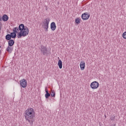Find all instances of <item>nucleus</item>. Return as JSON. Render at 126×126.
<instances>
[{
	"mask_svg": "<svg viewBox=\"0 0 126 126\" xmlns=\"http://www.w3.org/2000/svg\"><path fill=\"white\" fill-rule=\"evenodd\" d=\"M19 31L17 33V37L19 38H21V37H26L28 34H29V29H28V27L25 26L24 24H21L18 28Z\"/></svg>",
	"mask_w": 126,
	"mask_h": 126,
	"instance_id": "obj_1",
	"label": "nucleus"
},
{
	"mask_svg": "<svg viewBox=\"0 0 126 126\" xmlns=\"http://www.w3.org/2000/svg\"><path fill=\"white\" fill-rule=\"evenodd\" d=\"M40 50L41 52V55L45 56V57H50L52 54L51 50L48 49L47 46L41 45Z\"/></svg>",
	"mask_w": 126,
	"mask_h": 126,
	"instance_id": "obj_2",
	"label": "nucleus"
},
{
	"mask_svg": "<svg viewBox=\"0 0 126 126\" xmlns=\"http://www.w3.org/2000/svg\"><path fill=\"white\" fill-rule=\"evenodd\" d=\"M34 112V109L32 108L28 109L25 111V119H33L34 118V115H33V113Z\"/></svg>",
	"mask_w": 126,
	"mask_h": 126,
	"instance_id": "obj_3",
	"label": "nucleus"
},
{
	"mask_svg": "<svg viewBox=\"0 0 126 126\" xmlns=\"http://www.w3.org/2000/svg\"><path fill=\"white\" fill-rule=\"evenodd\" d=\"M44 20L45 21L42 22L43 23V27L45 30V32H48V29H49V23H50V18H47L45 19Z\"/></svg>",
	"mask_w": 126,
	"mask_h": 126,
	"instance_id": "obj_4",
	"label": "nucleus"
},
{
	"mask_svg": "<svg viewBox=\"0 0 126 126\" xmlns=\"http://www.w3.org/2000/svg\"><path fill=\"white\" fill-rule=\"evenodd\" d=\"M18 28L15 27L13 29V32H11L10 35L11 36V38L12 39H15L16 38V33L18 34Z\"/></svg>",
	"mask_w": 126,
	"mask_h": 126,
	"instance_id": "obj_5",
	"label": "nucleus"
},
{
	"mask_svg": "<svg viewBox=\"0 0 126 126\" xmlns=\"http://www.w3.org/2000/svg\"><path fill=\"white\" fill-rule=\"evenodd\" d=\"M90 86L92 89H97L99 87V83L97 81H94L91 83Z\"/></svg>",
	"mask_w": 126,
	"mask_h": 126,
	"instance_id": "obj_6",
	"label": "nucleus"
},
{
	"mask_svg": "<svg viewBox=\"0 0 126 126\" xmlns=\"http://www.w3.org/2000/svg\"><path fill=\"white\" fill-rule=\"evenodd\" d=\"M20 84L21 87L26 88L27 87V81H26V79H23L20 81Z\"/></svg>",
	"mask_w": 126,
	"mask_h": 126,
	"instance_id": "obj_7",
	"label": "nucleus"
},
{
	"mask_svg": "<svg viewBox=\"0 0 126 126\" xmlns=\"http://www.w3.org/2000/svg\"><path fill=\"white\" fill-rule=\"evenodd\" d=\"M81 17L83 20H88L90 17V14L88 12H85L82 14Z\"/></svg>",
	"mask_w": 126,
	"mask_h": 126,
	"instance_id": "obj_8",
	"label": "nucleus"
},
{
	"mask_svg": "<svg viewBox=\"0 0 126 126\" xmlns=\"http://www.w3.org/2000/svg\"><path fill=\"white\" fill-rule=\"evenodd\" d=\"M50 28L52 31H55L57 28V26L56 25V23L53 22L51 23Z\"/></svg>",
	"mask_w": 126,
	"mask_h": 126,
	"instance_id": "obj_9",
	"label": "nucleus"
},
{
	"mask_svg": "<svg viewBox=\"0 0 126 126\" xmlns=\"http://www.w3.org/2000/svg\"><path fill=\"white\" fill-rule=\"evenodd\" d=\"M80 66L81 70H84L85 68V62H81L80 63Z\"/></svg>",
	"mask_w": 126,
	"mask_h": 126,
	"instance_id": "obj_10",
	"label": "nucleus"
},
{
	"mask_svg": "<svg viewBox=\"0 0 126 126\" xmlns=\"http://www.w3.org/2000/svg\"><path fill=\"white\" fill-rule=\"evenodd\" d=\"M9 17L6 14H4L2 16V20L4 22L7 21L8 20Z\"/></svg>",
	"mask_w": 126,
	"mask_h": 126,
	"instance_id": "obj_11",
	"label": "nucleus"
},
{
	"mask_svg": "<svg viewBox=\"0 0 126 126\" xmlns=\"http://www.w3.org/2000/svg\"><path fill=\"white\" fill-rule=\"evenodd\" d=\"M14 40L13 39H10L8 41V45L9 47H12L14 45Z\"/></svg>",
	"mask_w": 126,
	"mask_h": 126,
	"instance_id": "obj_12",
	"label": "nucleus"
},
{
	"mask_svg": "<svg viewBox=\"0 0 126 126\" xmlns=\"http://www.w3.org/2000/svg\"><path fill=\"white\" fill-rule=\"evenodd\" d=\"M6 51L7 52H8V53H11L12 52V51H13V48L8 45V47L6 48Z\"/></svg>",
	"mask_w": 126,
	"mask_h": 126,
	"instance_id": "obj_13",
	"label": "nucleus"
},
{
	"mask_svg": "<svg viewBox=\"0 0 126 126\" xmlns=\"http://www.w3.org/2000/svg\"><path fill=\"white\" fill-rule=\"evenodd\" d=\"M58 65L60 69H62L63 68V62H62L61 60H59Z\"/></svg>",
	"mask_w": 126,
	"mask_h": 126,
	"instance_id": "obj_14",
	"label": "nucleus"
},
{
	"mask_svg": "<svg viewBox=\"0 0 126 126\" xmlns=\"http://www.w3.org/2000/svg\"><path fill=\"white\" fill-rule=\"evenodd\" d=\"M26 121H28L29 123L32 126L33 125V123L34 122V120L32 119L31 120H29V118H25Z\"/></svg>",
	"mask_w": 126,
	"mask_h": 126,
	"instance_id": "obj_15",
	"label": "nucleus"
},
{
	"mask_svg": "<svg viewBox=\"0 0 126 126\" xmlns=\"http://www.w3.org/2000/svg\"><path fill=\"white\" fill-rule=\"evenodd\" d=\"M50 96H51V97L53 98H55V97H56V92H55L54 90H52L51 91Z\"/></svg>",
	"mask_w": 126,
	"mask_h": 126,
	"instance_id": "obj_16",
	"label": "nucleus"
},
{
	"mask_svg": "<svg viewBox=\"0 0 126 126\" xmlns=\"http://www.w3.org/2000/svg\"><path fill=\"white\" fill-rule=\"evenodd\" d=\"M5 39L7 41H9L10 40H11V36L10 34H7L5 36Z\"/></svg>",
	"mask_w": 126,
	"mask_h": 126,
	"instance_id": "obj_17",
	"label": "nucleus"
},
{
	"mask_svg": "<svg viewBox=\"0 0 126 126\" xmlns=\"http://www.w3.org/2000/svg\"><path fill=\"white\" fill-rule=\"evenodd\" d=\"M75 22L76 24H79L80 23V20L79 19V18H77L75 20Z\"/></svg>",
	"mask_w": 126,
	"mask_h": 126,
	"instance_id": "obj_18",
	"label": "nucleus"
},
{
	"mask_svg": "<svg viewBox=\"0 0 126 126\" xmlns=\"http://www.w3.org/2000/svg\"><path fill=\"white\" fill-rule=\"evenodd\" d=\"M45 96L46 99H49V98L51 97V94L49 93H46Z\"/></svg>",
	"mask_w": 126,
	"mask_h": 126,
	"instance_id": "obj_19",
	"label": "nucleus"
},
{
	"mask_svg": "<svg viewBox=\"0 0 126 126\" xmlns=\"http://www.w3.org/2000/svg\"><path fill=\"white\" fill-rule=\"evenodd\" d=\"M110 120L113 121H115V120H116V116L115 115H112L111 116Z\"/></svg>",
	"mask_w": 126,
	"mask_h": 126,
	"instance_id": "obj_20",
	"label": "nucleus"
},
{
	"mask_svg": "<svg viewBox=\"0 0 126 126\" xmlns=\"http://www.w3.org/2000/svg\"><path fill=\"white\" fill-rule=\"evenodd\" d=\"M123 37L124 38V39H126V32H125L123 34H122Z\"/></svg>",
	"mask_w": 126,
	"mask_h": 126,
	"instance_id": "obj_21",
	"label": "nucleus"
},
{
	"mask_svg": "<svg viewBox=\"0 0 126 126\" xmlns=\"http://www.w3.org/2000/svg\"><path fill=\"white\" fill-rule=\"evenodd\" d=\"M2 16H1V15H0V21H2ZM0 26H2V24L0 22Z\"/></svg>",
	"mask_w": 126,
	"mask_h": 126,
	"instance_id": "obj_22",
	"label": "nucleus"
},
{
	"mask_svg": "<svg viewBox=\"0 0 126 126\" xmlns=\"http://www.w3.org/2000/svg\"><path fill=\"white\" fill-rule=\"evenodd\" d=\"M45 92H46V93H49V91H48V90L46 89Z\"/></svg>",
	"mask_w": 126,
	"mask_h": 126,
	"instance_id": "obj_23",
	"label": "nucleus"
},
{
	"mask_svg": "<svg viewBox=\"0 0 126 126\" xmlns=\"http://www.w3.org/2000/svg\"><path fill=\"white\" fill-rule=\"evenodd\" d=\"M1 55V50H0V56Z\"/></svg>",
	"mask_w": 126,
	"mask_h": 126,
	"instance_id": "obj_24",
	"label": "nucleus"
}]
</instances>
